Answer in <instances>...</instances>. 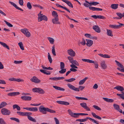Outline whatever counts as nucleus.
<instances>
[{
	"label": "nucleus",
	"mask_w": 124,
	"mask_h": 124,
	"mask_svg": "<svg viewBox=\"0 0 124 124\" xmlns=\"http://www.w3.org/2000/svg\"><path fill=\"white\" fill-rule=\"evenodd\" d=\"M39 111L43 114H46L47 113L46 112L52 113H55L56 112L55 110L47 108H45L43 105L40 106L39 108Z\"/></svg>",
	"instance_id": "f257e3e1"
},
{
	"label": "nucleus",
	"mask_w": 124,
	"mask_h": 124,
	"mask_svg": "<svg viewBox=\"0 0 124 124\" xmlns=\"http://www.w3.org/2000/svg\"><path fill=\"white\" fill-rule=\"evenodd\" d=\"M69 114L71 116L74 118H77L78 117V116H85L88 115V114L83 113H73L71 110H68Z\"/></svg>",
	"instance_id": "f03ea898"
},
{
	"label": "nucleus",
	"mask_w": 124,
	"mask_h": 124,
	"mask_svg": "<svg viewBox=\"0 0 124 124\" xmlns=\"http://www.w3.org/2000/svg\"><path fill=\"white\" fill-rule=\"evenodd\" d=\"M1 114L4 115L8 116L10 115L11 114L10 111L5 108H2L1 109Z\"/></svg>",
	"instance_id": "7ed1b4c3"
},
{
	"label": "nucleus",
	"mask_w": 124,
	"mask_h": 124,
	"mask_svg": "<svg viewBox=\"0 0 124 124\" xmlns=\"http://www.w3.org/2000/svg\"><path fill=\"white\" fill-rule=\"evenodd\" d=\"M41 12L38 14V21L40 22L42 20L47 21V18L46 16L44 15H43L41 14Z\"/></svg>",
	"instance_id": "20e7f679"
},
{
	"label": "nucleus",
	"mask_w": 124,
	"mask_h": 124,
	"mask_svg": "<svg viewBox=\"0 0 124 124\" xmlns=\"http://www.w3.org/2000/svg\"><path fill=\"white\" fill-rule=\"evenodd\" d=\"M33 92H34L38 93L39 94H44L45 92L42 89L39 88H35L32 89Z\"/></svg>",
	"instance_id": "39448f33"
},
{
	"label": "nucleus",
	"mask_w": 124,
	"mask_h": 124,
	"mask_svg": "<svg viewBox=\"0 0 124 124\" xmlns=\"http://www.w3.org/2000/svg\"><path fill=\"white\" fill-rule=\"evenodd\" d=\"M115 62L117 66L122 68L121 69L120 68L118 67L117 68V69L121 72H124V67L123 65L116 60L115 61Z\"/></svg>",
	"instance_id": "423d86ee"
},
{
	"label": "nucleus",
	"mask_w": 124,
	"mask_h": 124,
	"mask_svg": "<svg viewBox=\"0 0 124 124\" xmlns=\"http://www.w3.org/2000/svg\"><path fill=\"white\" fill-rule=\"evenodd\" d=\"M118 23L119 24L117 25H116L110 24L109 25V27L111 28L116 29L120 28L122 26L124 25V24L122 23Z\"/></svg>",
	"instance_id": "0eeeda50"
},
{
	"label": "nucleus",
	"mask_w": 124,
	"mask_h": 124,
	"mask_svg": "<svg viewBox=\"0 0 124 124\" xmlns=\"http://www.w3.org/2000/svg\"><path fill=\"white\" fill-rule=\"evenodd\" d=\"M30 80L31 82L36 83H39L41 82L40 80L35 76L33 77Z\"/></svg>",
	"instance_id": "6e6552de"
},
{
	"label": "nucleus",
	"mask_w": 124,
	"mask_h": 124,
	"mask_svg": "<svg viewBox=\"0 0 124 124\" xmlns=\"http://www.w3.org/2000/svg\"><path fill=\"white\" fill-rule=\"evenodd\" d=\"M68 86L70 89L79 92V90L78 88H76L74 86L70 83H68L67 84Z\"/></svg>",
	"instance_id": "1a4fd4ad"
},
{
	"label": "nucleus",
	"mask_w": 124,
	"mask_h": 124,
	"mask_svg": "<svg viewBox=\"0 0 124 124\" xmlns=\"http://www.w3.org/2000/svg\"><path fill=\"white\" fill-rule=\"evenodd\" d=\"M8 80L12 81H17L18 82H23L24 81V80L23 79H21L20 78L16 79L14 78H10L8 79Z\"/></svg>",
	"instance_id": "9d476101"
},
{
	"label": "nucleus",
	"mask_w": 124,
	"mask_h": 124,
	"mask_svg": "<svg viewBox=\"0 0 124 124\" xmlns=\"http://www.w3.org/2000/svg\"><path fill=\"white\" fill-rule=\"evenodd\" d=\"M114 108L116 110L120 112L121 113H122V111L121 109H120L119 106L115 104H114L113 105Z\"/></svg>",
	"instance_id": "9b49d317"
},
{
	"label": "nucleus",
	"mask_w": 124,
	"mask_h": 124,
	"mask_svg": "<svg viewBox=\"0 0 124 124\" xmlns=\"http://www.w3.org/2000/svg\"><path fill=\"white\" fill-rule=\"evenodd\" d=\"M68 54L71 56L74 57L76 53L72 49L68 50H67Z\"/></svg>",
	"instance_id": "f8f14e48"
},
{
	"label": "nucleus",
	"mask_w": 124,
	"mask_h": 124,
	"mask_svg": "<svg viewBox=\"0 0 124 124\" xmlns=\"http://www.w3.org/2000/svg\"><path fill=\"white\" fill-rule=\"evenodd\" d=\"M80 105L82 107L86 109L87 110H90V108L87 106L86 103H80Z\"/></svg>",
	"instance_id": "ddd939ff"
},
{
	"label": "nucleus",
	"mask_w": 124,
	"mask_h": 124,
	"mask_svg": "<svg viewBox=\"0 0 124 124\" xmlns=\"http://www.w3.org/2000/svg\"><path fill=\"white\" fill-rule=\"evenodd\" d=\"M56 102L59 104L64 105H68L69 104V103L68 102L62 101H57Z\"/></svg>",
	"instance_id": "4468645a"
},
{
	"label": "nucleus",
	"mask_w": 124,
	"mask_h": 124,
	"mask_svg": "<svg viewBox=\"0 0 124 124\" xmlns=\"http://www.w3.org/2000/svg\"><path fill=\"white\" fill-rule=\"evenodd\" d=\"M86 40L87 42L86 43L87 46H91L93 44V41L92 40L86 39Z\"/></svg>",
	"instance_id": "2eb2a0df"
},
{
	"label": "nucleus",
	"mask_w": 124,
	"mask_h": 124,
	"mask_svg": "<svg viewBox=\"0 0 124 124\" xmlns=\"http://www.w3.org/2000/svg\"><path fill=\"white\" fill-rule=\"evenodd\" d=\"M21 99L25 101H30L31 99V97L30 96H23L21 97Z\"/></svg>",
	"instance_id": "dca6fc26"
},
{
	"label": "nucleus",
	"mask_w": 124,
	"mask_h": 124,
	"mask_svg": "<svg viewBox=\"0 0 124 124\" xmlns=\"http://www.w3.org/2000/svg\"><path fill=\"white\" fill-rule=\"evenodd\" d=\"M59 19L58 17H55L52 19V22L53 23L60 24V23L58 21Z\"/></svg>",
	"instance_id": "f3484780"
},
{
	"label": "nucleus",
	"mask_w": 124,
	"mask_h": 124,
	"mask_svg": "<svg viewBox=\"0 0 124 124\" xmlns=\"http://www.w3.org/2000/svg\"><path fill=\"white\" fill-rule=\"evenodd\" d=\"M9 3H10V4L12 5L16 9H17L19 10H21V11H23V9H21V8H20L18 7L17 6V5L15 4L13 2L10 1H9Z\"/></svg>",
	"instance_id": "a211bd4d"
},
{
	"label": "nucleus",
	"mask_w": 124,
	"mask_h": 124,
	"mask_svg": "<svg viewBox=\"0 0 124 124\" xmlns=\"http://www.w3.org/2000/svg\"><path fill=\"white\" fill-rule=\"evenodd\" d=\"M20 93L19 92H13L8 93V95L9 96H12L19 95Z\"/></svg>",
	"instance_id": "6ab92c4d"
},
{
	"label": "nucleus",
	"mask_w": 124,
	"mask_h": 124,
	"mask_svg": "<svg viewBox=\"0 0 124 124\" xmlns=\"http://www.w3.org/2000/svg\"><path fill=\"white\" fill-rule=\"evenodd\" d=\"M40 71L42 73L47 75H49L51 74L50 71L45 70L43 69H40Z\"/></svg>",
	"instance_id": "aec40b11"
},
{
	"label": "nucleus",
	"mask_w": 124,
	"mask_h": 124,
	"mask_svg": "<svg viewBox=\"0 0 124 124\" xmlns=\"http://www.w3.org/2000/svg\"><path fill=\"white\" fill-rule=\"evenodd\" d=\"M62 0L67 4L70 7L72 8L73 7L72 4L69 1L67 0Z\"/></svg>",
	"instance_id": "412c9836"
},
{
	"label": "nucleus",
	"mask_w": 124,
	"mask_h": 124,
	"mask_svg": "<svg viewBox=\"0 0 124 124\" xmlns=\"http://www.w3.org/2000/svg\"><path fill=\"white\" fill-rule=\"evenodd\" d=\"M101 66L103 69H106L107 67V65L105 64V61H102L101 63Z\"/></svg>",
	"instance_id": "4be33fe9"
},
{
	"label": "nucleus",
	"mask_w": 124,
	"mask_h": 124,
	"mask_svg": "<svg viewBox=\"0 0 124 124\" xmlns=\"http://www.w3.org/2000/svg\"><path fill=\"white\" fill-rule=\"evenodd\" d=\"M114 89H116L120 91L121 92L123 91L124 89L123 87L120 86H116L114 87Z\"/></svg>",
	"instance_id": "5701e85b"
},
{
	"label": "nucleus",
	"mask_w": 124,
	"mask_h": 124,
	"mask_svg": "<svg viewBox=\"0 0 124 124\" xmlns=\"http://www.w3.org/2000/svg\"><path fill=\"white\" fill-rule=\"evenodd\" d=\"M88 78V77H86L83 79L81 80L79 82V85H81L83 84L86 80Z\"/></svg>",
	"instance_id": "b1692460"
},
{
	"label": "nucleus",
	"mask_w": 124,
	"mask_h": 124,
	"mask_svg": "<svg viewBox=\"0 0 124 124\" xmlns=\"http://www.w3.org/2000/svg\"><path fill=\"white\" fill-rule=\"evenodd\" d=\"M91 114L94 117L98 119H101L102 118L101 117L99 116L96 115L95 113L94 112H92Z\"/></svg>",
	"instance_id": "393cba45"
},
{
	"label": "nucleus",
	"mask_w": 124,
	"mask_h": 124,
	"mask_svg": "<svg viewBox=\"0 0 124 124\" xmlns=\"http://www.w3.org/2000/svg\"><path fill=\"white\" fill-rule=\"evenodd\" d=\"M85 2L88 3V4L90 5V6H91L92 5L95 6L99 4V3L97 2H89L88 1H87L86 0H85Z\"/></svg>",
	"instance_id": "a878e982"
},
{
	"label": "nucleus",
	"mask_w": 124,
	"mask_h": 124,
	"mask_svg": "<svg viewBox=\"0 0 124 124\" xmlns=\"http://www.w3.org/2000/svg\"><path fill=\"white\" fill-rule=\"evenodd\" d=\"M103 99L105 101L108 102H112L114 101V100L111 99H109L107 98H103Z\"/></svg>",
	"instance_id": "bb28decb"
},
{
	"label": "nucleus",
	"mask_w": 124,
	"mask_h": 124,
	"mask_svg": "<svg viewBox=\"0 0 124 124\" xmlns=\"http://www.w3.org/2000/svg\"><path fill=\"white\" fill-rule=\"evenodd\" d=\"M0 44L4 47L6 48L8 50L9 49V48L8 46L5 43L1 42H0Z\"/></svg>",
	"instance_id": "cd10ccee"
},
{
	"label": "nucleus",
	"mask_w": 124,
	"mask_h": 124,
	"mask_svg": "<svg viewBox=\"0 0 124 124\" xmlns=\"http://www.w3.org/2000/svg\"><path fill=\"white\" fill-rule=\"evenodd\" d=\"M98 55L101 57H102L106 58H110V57L109 55H108V54H98Z\"/></svg>",
	"instance_id": "c85d7f7f"
},
{
	"label": "nucleus",
	"mask_w": 124,
	"mask_h": 124,
	"mask_svg": "<svg viewBox=\"0 0 124 124\" xmlns=\"http://www.w3.org/2000/svg\"><path fill=\"white\" fill-rule=\"evenodd\" d=\"M86 121L87 119H89L90 120L92 121V122H93L94 123L97 124H99V123L97 121H96L94 120L93 119H92V118L88 117H87L86 118Z\"/></svg>",
	"instance_id": "c756f323"
},
{
	"label": "nucleus",
	"mask_w": 124,
	"mask_h": 124,
	"mask_svg": "<svg viewBox=\"0 0 124 124\" xmlns=\"http://www.w3.org/2000/svg\"><path fill=\"white\" fill-rule=\"evenodd\" d=\"M27 37H29L31 36V33L29 31H22Z\"/></svg>",
	"instance_id": "7c9ffc66"
},
{
	"label": "nucleus",
	"mask_w": 124,
	"mask_h": 124,
	"mask_svg": "<svg viewBox=\"0 0 124 124\" xmlns=\"http://www.w3.org/2000/svg\"><path fill=\"white\" fill-rule=\"evenodd\" d=\"M82 60L84 62H87L90 63H94V61L91 60L85 59H82Z\"/></svg>",
	"instance_id": "2f4dec72"
},
{
	"label": "nucleus",
	"mask_w": 124,
	"mask_h": 124,
	"mask_svg": "<svg viewBox=\"0 0 124 124\" xmlns=\"http://www.w3.org/2000/svg\"><path fill=\"white\" fill-rule=\"evenodd\" d=\"M7 105V103L3 101L1 102L0 104V108H1L6 106Z\"/></svg>",
	"instance_id": "473e14b6"
},
{
	"label": "nucleus",
	"mask_w": 124,
	"mask_h": 124,
	"mask_svg": "<svg viewBox=\"0 0 124 124\" xmlns=\"http://www.w3.org/2000/svg\"><path fill=\"white\" fill-rule=\"evenodd\" d=\"M93 28L95 31H100V29L97 25H94L93 26Z\"/></svg>",
	"instance_id": "72a5a7b5"
},
{
	"label": "nucleus",
	"mask_w": 124,
	"mask_h": 124,
	"mask_svg": "<svg viewBox=\"0 0 124 124\" xmlns=\"http://www.w3.org/2000/svg\"><path fill=\"white\" fill-rule=\"evenodd\" d=\"M118 4H113L111 5V8L114 9H116L117 8Z\"/></svg>",
	"instance_id": "f704fd0d"
},
{
	"label": "nucleus",
	"mask_w": 124,
	"mask_h": 124,
	"mask_svg": "<svg viewBox=\"0 0 124 124\" xmlns=\"http://www.w3.org/2000/svg\"><path fill=\"white\" fill-rule=\"evenodd\" d=\"M116 14L119 17L120 19H121L123 17H124V13L122 14L120 13L117 12L116 13Z\"/></svg>",
	"instance_id": "c9c22d12"
},
{
	"label": "nucleus",
	"mask_w": 124,
	"mask_h": 124,
	"mask_svg": "<svg viewBox=\"0 0 124 124\" xmlns=\"http://www.w3.org/2000/svg\"><path fill=\"white\" fill-rule=\"evenodd\" d=\"M47 38L51 44H54V39L50 37H48Z\"/></svg>",
	"instance_id": "e433bc0d"
},
{
	"label": "nucleus",
	"mask_w": 124,
	"mask_h": 124,
	"mask_svg": "<svg viewBox=\"0 0 124 124\" xmlns=\"http://www.w3.org/2000/svg\"><path fill=\"white\" fill-rule=\"evenodd\" d=\"M52 15L54 18L56 17H58V15L57 13L54 11H53L52 13Z\"/></svg>",
	"instance_id": "4c0bfd02"
},
{
	"label": "nucleus",
	"mask_w": 124,
	"mask_h": 124,
	"mask_svg": "<svg viewBox=\"0 0 124 124\" xmlns=\"http://www.w3.org/2000/svg\"><path fill=\"white\" fill-rule=\"evenodd\" d=\"M18 44L21 50H24L23 45L22 42H19Z\"/></svg>",
	"instance_id": "58836bf2"
},
{
	"label": "nucleus",
	"mask_w": 124,
	"mask_h": 124,
	"mask_svg": "<svg viewBox=\"0 0 124 124\" xmlns=\"http://www.w3.org/2000/svg\"><path fill=\"white\" fill-rule=\"evenodd\" d=\"M52 54L54 56H55L56 55V54L55 53V47L54 45L52 47Z\"/></svg>",
	"instance_id": "ea45409f"
},
{
	"label": "nucleus",
	"mask_w": 124,
	"mask_h": 124,
	"mask_svg": "<svg viewBox=\"0 0 124 124\" xmlns=\"http://www.w3.org/2000/svg\"><path fill=\"white\" fill-rule=\"evenodd\" d=\"M76 80V79L75 78H71L70 79H65V81L68 82H72L74 81H75Z\"/></svg>",
	"instance_id": "a19ab883"
},
{
	"label": "nucleus",
	"mask_w": 124,
	"mask_h": 124,
	"mask_svg": "<svg viewBox=\"0 0 124 124\" xmlns=\"http://www.w3.org/2000/svg\"><path fill=\"white\" fill-rule=\"evenodd\" d=\"M42 69H44L49 70H53V68L50 67H44L43 65H42Z\"/></svg>",
	"instance_id": "79ce46f5"
},
{
	"label": "nucleus",
	"mask_w": 124,
	"mask_h": 124,
	"mask_svg": "<svg viewBox=\"0 0 124 124\" xmlns=\"http://www.w3.org/2000/svg\"><path fill=\"white\" fill-rule=\"evenodd\" d=\"M28 119L34 122H36V120L34 118H33L32 117L30 116H28Z\"/></svg>",
	"instance_id": "37998d69"
},
{
	"label": "nucleus",
	"mask_w": 124,
	"mask_h": 124,
	"mask_svg": "<svg viewBox=\"0 0 124 124\" xmlns=\"http://www.w3.org/2000/svg\"><path fill=\"white\" fill-rule=\"evenodd\" d=\"M48 59L50 63H51L52 61V59L51 57V56L50 55V54L49 53H48Z\"/></svg>",
	"instance_id": "c03bdc74"
},
{
	"label": "nucleus",
	"mask_w": 124,
	"mask_h": 124,
	"mask_svg": "<svg viewBox=\"0 0 124 124\" xmlns=\"http://www.w3.org/2000/svg\"><path fill=\"white\" fill-rule=\"evenodd\" d=\"M78 100H88V99L87 98H84V97H78L76 96L75 97Z\"/></svg>",
	"instance_id": "a18cd8bd"
},
{
	"label": "nucleus",
	"mask_w": 124,
	"mask_h": 124,
	"mask_svg": "<svg viewBox=\"0 0 124 124\" xmlns=\"http://www.w3.org/2000/svg\"><path fill=\"white\" fill-rule=\"evenodd\" d=\"M61 70L59 71V72L60 74H63L66 71V69H61Z\"/></svg>",
	"instance_id": "49530a36"
},
{
	"label": "nucleus",
	"mask_w": 124,
	"mask_h": 124,
	"mask_svg": "<svg viewBox=\"0 0 124 124\" xmlns=\"http://www.w3.org/2000/svg\"><path fill=\"white\" fill-rule=\"evenodd\" d=\"M10 118L11 120L15 121H16V122H17L18 123L20 122L19 120L17 118L14 117H11Z\"/></svg>",
	"instance_id": "de8ad7c7"
},
{
	"label": "nucleus",
	"mask_w": 124,
	"mask_h": 124,
	"mask_svg": "<svg viewBox=\"0 0 124 124\" xmlns=\"http://www.w3.org/2000/svg\"><path fill=\"white\" fill-rule=\"evenodd\" d=\"M72 64L76 65L78 66L79 65V64L78 62L76 60H74L73 61Z\"/></svg>",
	"instance_id": "09e8293b"
},
{
	"label": "nucleus",
	"mask_w": 124,
	"mask_h": 124,
	"mask_svg": "<svg viewBox=\"0 0 124 124\" xmlns=\"http://www.w3.org/2000/svg\"><path fill=\"white\" fill-rule=\"evenodd\" d=\"M16 113L19 115L22 116H25V112L17 111Z\"/></svg>",
	"instance_id": "8fccbe9b"
},
{
	"label": "nucleus",
	"mask_w": 124,
	"mask_h": 124,
	"mask_svg": "<svg viewBox=\"0 0 124 124\" xmlns=\"http://www.w3.org/2000/svg\"><path fill=\"white\" fill-rule=\"evenodd\" d=\"M68 59L69 60L70 62L72 63L73 61L74 60L73 57L69 56L68 57Z\"/></svg>",
	"instance_id": "3c124183"
},
{
	"label": "nucleus",
	"mask_w": 124,
	"mask_h": 124,
	"mask_svg": "<svg viewBox=\"0 0 124 124\" xmlns=\"http://www.w3.org/2000/svg\"><path fill=\"white\" fill-rule=\"evenodd\" d=\"M4 21L6 23L8 26L10 27H13V25L7 21H6V20H4Z\"/></svg>",
	"instance_id": "603ef678"
},
{
	"label": "nucleus",
	"mask_w": 124,
	"mask_h": 124,
	"mask_svg": "<svg viewBox=\"0 0 124 124\" xmlns=\"http://www.w3.org/2000/svg\"><path fill=\"white\" fill-rule=\"evenodd\" d=\"M76 121H78L81 122H83L86 121V118H84L82 119H78L76 120Z\"/></svg>",
	"instance_id": "864d4df0"
},
{
	"label": "nucleus",
	"mask_w": 124,
	"mask_h": 124,
	"mask_svg": "<svg viewBox=\"0 0 124 124\" xmlns=\"http://www.w3.org/2000/svg\"><path fill=\"white\" fill-rule=\"evenodd\" d=\"M27 7L29 9H31L32 8V6L30 2H29L27 3Z\"/></svg>",
	"instance_id": "5fc2aeb1"
},
{
	"label": "nucleus",
	"mask_w": 124,
	"mask_h": 124,
	"mask_svg": "<svg viewBox=\"0 0 124 124\" xmlns=\"http://www.w3.org/2000/svg\"><path fill=\"white\" fill-rule=\"evenodd\" d=\"M60 68L61 69H64L65 67V64L64 63L62 62H60Z\"/></svg>",
	"instance_id": "6e6d98bb"
},
{
	"label": "nucleus",
	"mask_w": 124,
	"mask_h": 124,
	"mask_svg": "<svg viewBox=\"0 0 124 124\" xmlns=\"http://www.w3.org/2000/svg\"><path fill=\"white\" fill-rule=\"evenodd\" d=\"M38 110V108L37 107H31V111L33 112L37 111Z\"/></svg>",
	"instance_id": "4d7b16f0"
},
{
	"label": "nucleus",
	"mask_w": 124,
	"mask_h": 124,
	"mask_svg": "<svg viewBox=\"0 0 124 124\" xmlns=\"http://www.w3.org/2000/svg\"><path fill=\"white\" fill-rule=\"evenodd\" d=\"M0 124H7L3 119L2 118H0Z\"/></svg>",
	"instance_id": "13d9d810"
},
{
	"label": "nucleus",
	"mask_w": 124,
	"mask_h": 124,
	"mask_svg": "<svg viewBox=\"0 0 124 124\" xmlns=\"http://www.w3.org/2000/svg\"><path fill=\"white\" fill-rule=\"evenodd\" d=\"M93 107L94 108L98 110H101V109L100 108L98 107V106L96 105H93Z\"/></svg>",
	"instance_id": "bf43d9fd"
},
{
	"label": "nucleus",
	"mask_w": 124,
	"mask_h": 124,
	"mask_svg": "<svg viewBox=\"0 0 124 124\" xmlns=\"http://www.w3.org/2000/svg\"><path fill=\"white\" fill-rule=\"evenodd\" d=\"M107 34L108 36L111 37L113 36L112 31H107Z\"/></svg>",
	"instance_id": "052dcab7"
},
{
	"label": "nucleus",
	"mask_w": 124,
	"mask_h": 124,
	"mask_svg": "<svg viewBox=\"0 0 124 124\" xmlns=\"http://www.w3.org/2000/svg\"><path fill=\"white\" fill-rule=\"evenodd\" d=\"M97 18L105 19L106 18L105 17L97 15Z\"/></svg>",
	"instance_id": "680f3d73"
},
{
	"label": "nucleus",
	"mask_w": 124,
	"mask_h": 124,
	"mask_svg": "<svg viewBox=\"0 0 124 124\" xmlns=\"http://www.w3.org/2000/svg\"><path fill=\"white\" fill-rule=\"evenodd\" d=\"M33 6L36 7H37L39 8L40 9H43V7H42L41 6H40V5H33Z\"/></svg>",
	"instance_id": "e2e57ef3"
},
{
	"label": "nucleus",
	"mask_w": 124,
	"mask_h": 124,
	"mask_svg": "<svg viewBox=\"0 0 124 124\" xmlns=\"http://www.w3.org/2000/svg\"><path fill=\"white\" fill-rule=\"evenodd\" d=\"M54 119L55 121V124H60L59 121L58 119L55 117H54Z\"/></svg>",
	"instance_id": "0e129e2a"
},
{
	"label": "nucleus",
	"mask_w": 124,
	"mask_h": 124,
	"mask_svg": "<svg viewBox=\"0 0 124 124\" xmlns=\"http://www.w3.org/2000/svg\"><path fill=\"white\" fill-rule=\"evenodd\" d=\"M49 79L52 80H54L55 81L58 80V77H53V78H49Z\"/></svg>",
	"instance_id": "69168bd1"
},
{
	"label": "nucleus",
	"mask_w": 124,
	"mask_h": 124,
	"mask_svg": "<svg viewBox=\"0 0 124 124\" xmlns=\"http://www.w3.org/2000/svg\"><path fill=\"white\" fill-rule=\"evenodd\" d=\"M80 44L83 45H85L86 43L85 42L83 39H82V41L80 42Z\"/></svg>",
	"instance_id": "338daca9"
},
{
	"label": "nucleus",
	"mask_w": 124,
	"mask_h": 124,
	"mask_svg": "<svg viewBox=\"0 0 124 124\" xmlns=\"http://www.w3.org/2000/svg\"><path fill=\"white\" fill-rule=\"evenodd\" d=\"M86 3H84V6L86 7H90L89 6H90V5H89V4H88V3H87V2H86Z\"/></svg>",
	"instance_id": "774afa93"
}]
</instances>
